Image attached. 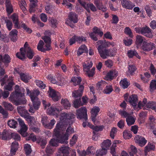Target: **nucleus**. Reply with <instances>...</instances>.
<instances>
[{
	"label": "nucleus",
	"mask_w": 156,
	"mask_h": 156,
	"mask_svg": "<svg viewBox=\"0 0 156 156\" xmlns=\"http://www.w3.org/2000/svg\"><path fill=\"white\" fill-rule=\"evenodd\" d=\"M55 148L51 146L48 145L46 149V152L47 154H51L55 151Z\"/></svg>",
	"instance_id": "obj_59"
},
{
	"label": "nucleus",
	"mask_w": 156,
	"mask_h": 156,
	"mask_svg": "<svg viewBox=\"0 0 156 156\" xmlns=\"http://www.w3.org/2000/svg\"><path fill=\"white\" fill-rule=\"evenodd\" d=\"M81 81V78L78 76L73 77L71 79V81L73 82V84L75 86L80 84Z\"/></svg>",
	"instance_id": "obj_48"
},
{
	"label": "nucleus",
	"mask_w": 156,
	"mask_h": 156,
	"mask_svg": "<svg viewBox=\"0 0 156 156\" xmlns=\"http://www.w3.org/2000/svg\"><path fill=\"white\" fill-rule=\"evenodd\" d=\"M138 98L136 95H132L130 96L128 99V101L133 106L134 108L136 109L137 105Z\"/></svg>",
	"instance_id": "obj_19"
},
{
	"label": "nucleus",
	"mask_w": 156,
	"mask_h": 156,
	"mask_svg": "<svg viewBox=\"0 0 156 156\" xmlns=\"http://www.w3.org/2000/svg\"><path fill=\"white\" fill-rule=\"evenodd\" d=\"M100 111V108L97 106L94 107L91 110V119L95 124H97L98 122L96 121V117Z\"/></svg>",
	"instance_id": "obj_17"
},
{
	"label": "nucleus",
	"mask_w": 156,
	"mask_h": 156,
	"mask_svg": "<svg viewBox=\"0 0 156 156\" xmlns=\"http://www.w3.org/2000/svg\"><path fill=\"white\" fill-rule=\"evenodd\" d=\"M24 47L25 48L26 51L27 52V55L29 59H32L34 55V53L33 50L29 47H28V44L26 43Z\"/></svg>",
	"instance_id": "obj_22"
},
{
	"label": "nucleus",
	"mask_w": 156,
	"mask_h": 156,
	"mask_svg": "<svg viewBox=\"0 0 156 156\" xmlns=\"http://www.w3.org/2000/svg\"><path fill=\"white\" fill-rule=\"evenodd\" d=\"M123 138L125 139H129L130 138L132 135L130 131L125 130L123 133Z\"/></svg>",
	"instance_id": "obj_52"
},
{
	"label": "nucleus",
	"mask_w": 156,
	"mask_h": 156,
	"mask_svg": "<svg viewBox=\"0 0 156 156\" xmlns=\"http://www.w3.org/2000/svg\"><path fill=\"white\" fill-rule=\"evenodd\" d=\"M113 90V89L112 85H107L103 91V92L106 94H110Z\"/></svg>",
	"instance_id": "obj_50"
},
{
	"label": "nucleus",
	"mask_w": 156,
	"mask_h": 156,
	"mask_svg": "<svg viewBox=\"0 0 156 156\" xmlns=\"http://www.w3.org/2000/svg\"><path fill=\"white\" fill-rule=\"evenodd\" d=\"M73 105L75 108H78L80 106L83 105V104L81 102V100L80 98L74 101Z\"/></svg>",
	"instance_id": "obj_61"
},
{
	"label": "nucleus",
	"mask_w": 156,
	"mask_h": 156,
	"mask_svg": "<svg viewBox=\"0 0 156 156\" xmlns=\"http://www.w3.org/2000/svg\"><path fill=\"white\" fill-rule=\"evenodd\" d=\"M84 87L83 85H80L79 90L74 91L72 94V96L75 98L80 97L83 94Z\"/></svg>",
	"instance_id": "obj_21"
},
{
	"label": "nucleus",
	"mask_w": 156,
	"mask_h": 156,
	"mask_svg": "<svg viewBox=\"0 0 156 156\" xmlns=\"http://www.w3.org/2000/svg\"><path fill=\"white\" fill-rule=\"evenodd\" d=\"M136 118L130 115L126 119V121L129 126L133 124L135 121Z\"/></svg>",
	"instance_id": "obj_41"
},
{
	"label": "nucleus",
	"mask_w": 156,
	"mask_h": 156,
	"mask_svg": "<svg viewBox=\"0 0 156 156\" xmlns=\"http://www.w3.org/2000/svg\"><path fill=\"white\" fill-rule=\"evenodd\" d=\"M11 58L10 56L8 54H5L3 56L0 55V61H1L4 64L9 63L11 61Z\"/></svg>",
	"instance_id": "obj_27"
},
{
	"label": "nucleus",
	"mask_w": 156,
	"mask_h": 156,
	"mask_svg": "<svg viewBox=\"0 0 156 156\" xmlns=\"http://www.w3.org/2000/svg\"><path fill=\"white\" fill-rule=\"evenodd\" d=\"M11 132L7 131H4L2 133V138L3 140L6 139L7 138L9 137L10 135H11Z\"/></svg>",
	"instance_id": "obj_60"
},
{
	"label": "nucleus",
	"mask_w": 156,
	"mask_h": 156,
	"mask_svg": "<svg viewBox=\"0 0 156 156\" xmlns=\"http://www.w3.org/2000/svg\"><path fill=\"white\" fill-rule=\"evenodd\" d=\"M27 94L30 96L33 102V105H29L30 108L29 111L30 113H34L37 110L40 105V102L38 100L37 96L39 94L40 92L37 90L30 91L27 88Z\"/></svg>",
	"instance_id": "obj_2"
},
{
	"label": "nucleus",
	"mask_w": 156,
	"mask_h": 156,
	"mask_svg": "<svg viewBox=\"0 0 156 156\" xmlns=\"http://www.w3.org/2000/svg\"><path fill=\"white\" fill-rule=\"evenodd\" d=\"M120 83V85L124 89L127 88L129 85V83L127 81V79L126 78L121 80Z\"/></svg>",
	"instance_id": "obj_47"
},
{
	"label": "nucleus",
	"mask_w": 156,
	"mask_h": 156,
	"mask_svg": "<svg viewBox=\"0 0 156 156\" xmlns=\"http://www.w3.org/2000/svg\"><path fill=\"white\" fill-rule=\"evenodd\" d=\"M136 67L133 65H129L128 68V70L126 72V74L128 76L132 75L136 70Z\"/></svg>",
	"instance_id": "obj_38"
},
{
	"label": "nucleus",
	"mask_w": 156,
	"mask_h": 156,
	"mask_svg": "<svg viewBox=\"0 0 156 156\" xmlns=\"http://www.w3.org/2000/svg\"><path fill=\"white\" fill-rule=\"evenodd\" d=\"M111 144L110 140H104L101 145L102 149L97 151L96 156H103L105 155L107 152V150L109 148Z\"/></svg>",
	"instance_id": "obj_4"
},
{
	"label": "nucleus",
	"mask_w": 156,
	"mask_h": 156,
	"mask_svg": "<svg viewBox=\"0 0 156 156\" xmlns=\"http://www.w3.org/2000/svg\"><path fill=\"white\" fill-rule=\"evenodd\" d=\"M155 148L154 145L150 143H149L145 148V151L146 152L152 150H154Z\"/></svg>",
	"instance_id": "obj_58"
},
{
	"label": "nucleus",
	"mask_w": 156,
	"mask_h": 156,
	"mask_svg": "<svg viewBox=\"0 0 156 156\" xmlns=\"http://www.w3.org/2000/svg\"><path fill=\"white\" fill-rule=\"evenodd\" d=\"M8 124L10 128H16L17 125L16 121L14 119H12L8 121Z\"/></svg>",
	"instance_id": "obj_53"
},
{
	"label": "nucleus",
	"mask_w": 156,
	"mask_h": 156,
	"mask_svg": "<svg viewBox=\"0 0 156 156\" xmlns=\"http://www.w3.org/2000/svg\"><path fill=\"white\" fill-rule=\"evenodd\" d=\"M127 55L130 58H132L133 56H135L139 59L140 58V57L138 55L136 51L130 50L128 51L127 52Z\"/></svg>",
	"instance_id": "obj_39"
},
{
	"label": "nucleus",
	"mask_w": 156,
	"mask_h": 156,
	"mask_svg": "<svg viewBox=\"0 0 156 156\" xmlns=\"http://www.w3.org/2000/svg\"><path fill=\"white\" fill-rule=\"evenodd\" d=\"M25 90L23 89H21V88L19 89L18 86L16 85L15 87V94L14 96L19 98L18 100H16L14 102V104L17 105L20 104H24L26 102L24 98V93Z\"/></svg>",
	"instance_id": "obj_3"
},
{
	"label": "nucleus",
	"mask_w": 156,
	"mask_h": 156,
	"mask_svg": "<svg viewBox=\"0 0 156 156\" xmlns=\"http://www.w3.org/2000/svg\"><path fill=\"white\" fill-rule=\"evenodd\" d=\"M76 114L78 119H83L85 121L87 119V110L85 107H82L77 110Z\"/></svg>",
	"instance_id": "obj_9"
},
{
	"label": "nucleus",
	"mask_w": 156,
	"mask_h": 156,
	"mask_svg": "<svg viewBox=\"0 0 156 156\" xmlns=\"http://www.w3.org/2000/svg\"><path fill=\"white\" fill-rule=\"evenodd\" d=\"M135 30L136 32L141 34L147 37L152 38L153 37V35L151 29L146 26L143 27H136Z\"/></svg>",
	"instance_id": "obj_5"
},
{
	"label": "nucleus",
	"mask_w": 156,
	"mask_h": 156,
	"mask_svg": "<svg viewBox=\"0 0 156 156\" xmlns=\"http://www.w3.org/2000/svg\"><path fill=\"white\" fill-rule=\"evenodd\" d=\"M88 49L87 47L84 44L82 45L79 47L77 50V55L79 56L82 55L83 53H87Z\"/></svg>",
	"instance_id": "obj_26"
},
{
	"label": "nucleus",
	"mask_w": 156,
	"mask_h": 156,
	"mask_svg": "<svg viewBox=\"0 0 156 156\" xmlns=\"http://www.w3.org/2000/svg\"><path fill=\"white\" fill-rule=\"evenodd\" d=\"M156 105V103L155 102L149 101L147 102V99L144 98L142 102L140 101L139 102L138 107L139 109L142 108L144 109L147 110L148 108H151L153 110Z\"/></svg>",
	"instance_id": "obj_6"
},
{
	"label": "nucleus",
	"mask_w": 156,
	"mask_h": 156,
	"mask_svg": "<svg viewBox=\"0 0 156 156\" xmlns=\"http://www.w3.org/2000/svg\"><path fill=\"white\" fill-rule=\"evenodd\" d=\"M24 118L28 122V123L31 125L32 124H34L35 122L36 121L35 118L30 115L29 114H28Z\"/></svg>",
	"instance_id": "obj_42"
},
{
	"label": "nucleus",
	"mask_w": 156,
	"mask_h": 156,
	"mask_svg": "<svg viewBox=\"0 0 156 156\" xmlns=\"http://www.w3.org/2000/svg\"><path fill=\"white\" fill-rule=\"evenodd\" d=\"M135 140L136 142L141 146H144L147 142V140L144 137L138 135L136 136L135 138Z\"/></svg>",
	"instance_id": "obj_20"
},
{
	"label": "nucleus",
	"mask_w": 156,
	"mask_h": 156,
	"mask_svg": "<svg viewBox=\"0 0 156 156\" xmlns=\"http://www.w3.org/2000/svg\"><path fill=\"white\" fill-rule=\"evenodd\" d=\"M77 16L76 14L73 12H71L69 16V19H67L66 23L71 27H73L74 25L71 23L72 22L73 23H76L77 22Z\"/></svg>",
	"instance_id": "obj_10"
},
{
	"label": "nucleus",
	"mask_w": 156,
	"mask_h": 156,
	"mask_svg": "<svg viewBox=\"0 0 156 156\" xmlns=\"http://www.w3.org/2000/svg\"><path fill=\"white\" fill-rule=\"evenodd\" d=\"M144 76L146 77V79H144V77L141 76V79L144 83H147L149 80V79L151 76L150 75L149 73L146 72L144 73Z\"/></svg>",
	"instance_id": "obj_57"
},
{
	"label": "nucleus",
	"mask_w": 156,
	"mask_h": 156,
	"mask_svg": "<svg viewBox=\"0 0 156 156\" xmlns=\"http://www.w3.org/2000/svg\"><path fill=\"white\" fill-rule=\"evenodd\" d=\"M24 149L27 156H29L32 151L30 146L28 144H25L24 146Z\"/></svg>",
	"instance_id": "obj_51"
},
{
	"label": "nucleus",
	"mask_w": 156,
	"mask_h": 156,
	"mask_svg": "<svg viewBox=\"0 0 156 156\" xmlns=\"http://www.w3.org/2000/svg\"><path fill=\"white\" fill-rule=\"evenodd\" d=\"M156 90V80H152L150 84V91L152 92L154 90Z\"/></svg>",
	"instance_id": "obj_46"
},
{
	"label": "nucleus",
	"mask_w": 156,
	"mask_h": 156,
	"mask_svg": "<svg viewBox=\"0 0 156 156\" xmlns=\"http://www.w3.org/2000/svg\"><path fill=\"white\" fill-rule=\"evenodd\" d=\"M92 62L90 60L86 61L83 65L84 71L86 72V74L89 77L93 76L94 73V68H93L90 70H89L92 67Z\"/></svg>",
	"instance_id": "obj_7"
},
{
	"label": "nucleus",
	"mask_w": 156,
	"mask_h": 156,
	"mask_svg": "<svg viewBox=\"0 0 156 156\" xmlns=\"http://www.w3.org/2000/svg\"><path fill=\"white\" fill-rule=\"evenodd\" d=\"M18 148V143L15 141L12 143L11 153L12 154H14Z\"/></svg>",
	"instance_id": "obj_37"
},
{
	"label": "nucleus",
	"mask_w": 156,
	"mask_h": 156,
	"mask_svg": "<svg viewBox=\"0 0 156 156\" xmlns=\"http://www.w3.org/2000/svg\"><path fill=\"white\" fill-rule=\"evenodd\" d=\"M51 34L49 30L46 31L44 33V34L45 35L42 38L46 44H48L50 45L51 42V39L50 37L47 35H50Z\"/></svg>",
	"instance_id": "obj_29"
},
{
	"label": "nucleus",
	"mask_w": 156,
	"mask_h": 156,
	"mask_svg": "<svg viewBox=\"0 0 156 156\" xmlns=\"http://www.w3.org/2000/svg\"><path fill=\"white\" fill-rule=\"evenodd\" d=\"M121 142L120 141L118 140L115 141L113 142L111 148V153L113 156H118V154L116 153L115 151V147H116L117 144L120 143Z\"/></svg>",
	"instance_id": "obj_31"
},
{
	"label": "nucleus",
	"mask_w": 156,
	"mask_h": 156,
	"mask_svg": "<svg viewBox=\"0 0 156 156\" xmlns=\"http://www.w3.org/2000/svg\"><path fill=\"white\" fill-rule=\"evenodd\" d=\"M129 152L130 156H133L137 152L136 148L134 146L131 145L129 149Z\"/></svg>",
	"instance_id": "obj_56"
},
{
	"label": "nucleus",
	"mask_w": 156,
	"mask_h": 156,
	"mask_svg": "<svg viewBox=\"0 0 156 156\" xmlns=\"http://www.w3.org/2000/svg\"><path fill=\"white\" fill-rule=\"evenodd\" d=\"M93 32L89 34V35L91 38L93 40L97 41L98 38L95 34H98L100 37H101L103 34L102 31L99 28L94 27L93 29Z\"/></svg>",
	"instance_id": "obj_13"
},
{
	"label": "nucleus",
	"mask_w": 156,
	"mask_h": 156,
	"mask_svg": "<svg viewBox=\"0 0 156 156\" xmlns=\"http://www.w3.org/2000/svg\"><path fill=\"white\" fill-rule=\"evenodd\" d=\"M88 126L90 127V128L96 131H101L102 130L103 128V126H94L90 123H88Z\"/></svg>",
	"instance_id": "obj_49"
},
{
	"label": "nucleus",
	"mask_w": 156,
	"mask_h": 156,
	"mask_svg": "<svg viewBox=\"0 0 156 156\" xmlns=\"http://www.w3.org/2000/svg\"><path fill=\"white\" fill-rule=\"evenodd\" d=\"M2 19L5 21L8 29L9 30H11L12 26V24L11 21L9 20H7L6 17L4 16L2 17Z\"/></svg>",
	"instance_id": "obj_44"
},
{
	"label": "nucleus",
	"mask_w": 156,
	"mask_h": 156,
	"mask_svg": "<svg viewBox=\"0 0 156 156\" xmlns=\"http://www.w3.org/2000/svg\"><path fill=\"white\" fill-rule=\"evenodd\" d=\"M2 105L6 109L8 110L12 111L13 109V107L12 104L10 103L6 102H3L2 103Z\"/></svg>",
	"instance_id": "obj_55"
},
{
	"label": "nucleus",
	"mask_w": 156,
	"mask_h": 156,
	"mask_svg": "<svg viewBox=\"0 0 156 156\" xmlns=\"http://www.w3.org/2000/svg\"><path fill=\"white\" fill-rule=\"evenodd\" d=\"M4 2V0H0V4H2ZM6 6L7 12L10 14L12 12L13 9L12 5L10 4L9 0H6Z\"/></svg>",
	"instance_id": "obj_30"
},
{
	"label": "nucleus",
	"mask_w": 156,
	"mask_h": 156,
	"mask_svg": "<svg viewBox=\"0 0 156 156\" xmlns=\"http://www.w3.org/2000/svg\"><path fill=\"white\" fill-rule=\"evenodd\" d=\"M20 52L17 53L16 56L19 58L23 60L25 58L26 50L25 49L21 48L20 49Z\"/></svg>",
	"instance_id": "obj_33"
},
{
	"label": "nucleus",
	"mask_w": 156,
	"mask_h": 156,
	"mask_svg": "<svg viewBox=\"0 0 156 156\" xmlns=\"http://www.w3.org/2000/svg\"><path fill=\"white\" fill-rule=\"evenodd\" d=\"M79 2L89 12L90 10L89 8L93 11H95L96 9L93 4L91 3L86 4L85 2L82 0H78Z\"/></svg>",
	"instance_id": "obj_16"
},
{
	"label": "nucleus",
	"mask_w": 156,
	"mask_h": 156,
	"mask_svg": "<svg viewBox=\"0 0 156 156\" xmlns=\"http://www.w3.org/2000/svg\"><path fill=\"white\" fill-rule=\"evenodd\" d=\"M144 39V38L140 35H137L136 37V44L137 46L141 45Z\"/></svg>",
	"instance_id": "obj_43"
},
{
	"label": "nucleus",
	"mask_w": 156,
	"mask_h": 156,
	"mask_svg": "<svg viewBox=\"0 0 156 156\" xmlns=\"http://www.w3.org/2000/svg\"><path fill=\"white\" fill-rule=\"evenodd\" d=\"M17 110L18 113L20 116L24 118L29 114L27 111L23 107L21 106L18 107H17Z\"/></svg>",
	"instance_id": "obj_24"
},
{
	"label": "nucleus",
	"mask_w": 156,
	"mask_h": 156,
	"mask_svg": "<svg viewBox=\"0 0 156 156\" xmlns=\"http://www.w3.org/2000/svg\"><path fill=\"white\" fill-rule=\"evenodd\" d=\"M155 46V45L152 42H148L144 41L141 46V48L143 51L148 52L152 50Z\"/></svg>",
	"instance_id": "obj_12"
},
{
	"label": "nucleus",
	"mask_w": 156,
	"mask_h": 156,
	"mask_svg": "<svg viewBox=\"0 0 156 156\" xmlns=\"http://www.w3.org/2000/svg\"><path fill=\"white\" fill-rule=\"evenodd\" d=\"M61 111L52 107L48 108L47 110L48 114L55 115L56 117H59L60 120L54 130V134L56 138H52L49 142V145L52 147H57L59 143H66V141L68 140L69 135L74 132L73 129L69 127L66 129L65 133L62 134V132L67 126L73 123L72 119L75 118V115L71 112H63L59 115Z\"/></svg>",
	"instance_id": "obj_1"
},
{
	"label": "nucleus",
	"mask_w": 156,
	"mask_h": 156,
	"mask_svg": "<svg viewBox=\"0 0 156 156\" xmlns=\"http://www.w3.org/2000/svg\"><path fill=\"white\" fill-rule=\"evenodd\" d=\"M20 75L21 80L26 83L28 82L29 80L31 78L27 75L24 73H21L20 74Z\"/></svg>",
	"instance_id": "obj_54"
},
{
	"label": "nucleus",
	"mask_w": 156,
	"mask_h": 156,
	"mask_svg": "<svg viewBox=\"0 0 156 156\" xmlns=\"http://www.w3.org/2000/svg\"><path fill=\"white\" fill-rule=\"evenodd\" d=\"M45 9L47 13L51 14L54 12V8L52 6L48 5L45 7Z\"/></svg>",
	"instance_id": "obj_62"
},
{
	"label": "nucleus",
	"mask_w": 156,
	"mask_h": 156,
	"mask_svg": "<svg viewBox=\"0 0 156 156\" xmlns=\"http://www.w3.org/2000/svg\"><path fill=\"white\" fill-rule=\"evenodd\" d=\"M30 4L29 11L30 13L34 12L35 11L34 7L37 5V0H29Z\"/></svg>",
	"instance_id": "obj_35"
},
{
	"label": "nucleus",
	"mask_w": 156,
	"mask_h": 156,
	"mask_svg": "<svg viewBox=\"0 0 156 156\" xmlns=\"http://www.w3.org/2000/svg\"><path fill=\"white\" fill-rule=\"evenodd\" d=\"M61 104L66 109H69L71 107V104L67 99H62L61 101Z\"/></svg>",
	"instance_id": "obj_45"
},
{
	"label": "nucleus",
	"mask_w": 156,
	"mask_h": 156,
	"mask_svg": "<svg viewBox=\"0 0 156 156\" xmlns=\"http://www.w3.org/2000/svg\"><path fill=\"white\" fill-rule=\"evenodd\" d=\"M122 6L124 8L129 9H131L134 6V4L128 0H124L122 2Z\"/></svg>",
	"instance_id": "obj_25"
},
{
	"label": "nucleus",
	"mask_w": 156,
	"mask_h": 156,
	"mask_svg": "<svg viewBox=\"0 0 156 156\" xmlns=\"http://www.w3.org/2000/svg\"><path fill=\"white\" fill-rule=\"evenodd\" d=\"M117 71L115 70L111 71L107 73L105 79L107 80H111L117 76Z\"/></svg>",
	"instance_id": "obj_23"
},
{
	"label": "nucleus",
	"mask_w": 156,
	"mask_h": 156,
	"mask_svg": "<svg viewBox=\"0 0 156 156\" xmlns=\"http://www.w3.org/2000/svg\"><path fill=\"white\" fill-rule=\"evenodd\" d=\"M97 44L98 45H102L104 48H108L110 46L113 47L115 46V44L114 42H109L108 41H102L100 40L97 42Z\"/></svg>",
	"instance_id": "obj_18"
},
{
	"label": "nucleus",
	"mask_w": 156,
	"mask_h": 156,
	"mask_svg": "<svg viewBox=\"0 0 156 156\" xmlns=\"http://www.w3.org/2000/svg\"><path fill=\"white\" fill-rule=\"evenodd\" d=\"M44 43L43 41L41 40L37 46V48L39 51L42 52H44L45 51L49 50L51 49L50 45L48 44H46L45 46H44Z\"/></svg>",
	"instance_id": "obj_15"
},
{
	"label": "nucleus",
	"mask_w": 156,
	"mask_h": 156,
	"mask_svg": "<svg viewBox=\"0 0 156 156\" xmlns=\"http://www.w3.org/2000/svg\"><path fill=\"white\" fill-rule=\"evenodd\" d=\"M17 33L16 30L13 29L9 34L10 38L13 41H15L17 40Z\"/></svg>",
	"instance_id": "obj_36"
},
{
	"label": "nucleus",
	"mask_w": 156,
	"mask_h": 156,
	"mask_svg": "<svg viewBox=\"0 0 156 156\" xmlns=\"http://www.w3.org/2000/svg\"><path fill=\"white\" fill-rule=\"evenodd\" d=\"M69 151L70 148L68 146L62 147L59 149V151L63 154V156H70Z\"/></svg>",
	"instance_id": "obj_28"
},
{
	"label": "nucleus",
	"mask_w": 156,
	"mask_h": 156,
	"mask_svg": "<svg viewBox=\"0 0 156 156\" xmlns=\"http://www.w3.org/2000/svg\"><path fill=\"white\" fill-rule=\"evenodd\" d=\"M21 129L20 131V133L21 134L23 137H25L27 136V133L26 132L28 129V127L26 125L22 126H20Z\"/></svg>",
	"instance_id": "obj_40"
},
{
	"label": "nucleus",
	"mask_w": 156,
	"mask_h": 156,
	"mask_svg": "<svg viewBox=\"0 0 156 156\" xmlns=\"http://www.w3.org/2000/svg\"><path fill=\"white\" fill-rule=\"evenodd\" d=\"M8 76H5V77L1 80L2 83L1 85L2 86L5 83H7V85L5 87V89L11 91L12 90V87L14 85L13 82V79L12 77H9V79L8 78Z\"/></svg>",
	"instance_id": "obj_8"
},
{
	"label": "nucleus",
	"mask_w": 156,
	"mask_h": 156,
	"mask_svg": "<svg viewBox=\"0 0 156 156\" xmlns=\"http://www.w3.org/2000/svg\"><path fill=\"white\" fill-rule=\"evenodd\" d=\"M11 19L12 20L14 26L16 28H19L20 26L19 25L18 15L16 14H13L11 16Z\"/></svg>",
	"instance_id": "obj_32"
},
{
	"label": "nucleus",
	"mask_w": 156,
	"mask_h": 156,
	"mask_svg": "<svg viewBox=\"0 0 156 156\" xmlns=\"http://www.w3.org/2000/svg\"><path fill=\"white\" fill-rule=\"evenodd\" d=\"M97 49L101 57L103 59H105L109 57L108 49H105L102 45L98 47Z\"/></svg>",
	"instance_id": "obj_14"
},
{
	"label": "nucleus",
	"mask_w": 156,
	"mask_h": 156,
	"mask_svg": "<svg viewBox=\"0 0 156 156\" xmlns=\"http://www.w3.org/2000/svg\"><path fill=\"white\" fill-rule=\"evenodd\" d=\"M119 113L122 117L126 118V119L130 115L123 110H120L119 111Z\"/></svg>",
	"instance_id": "obj_64"
},
{
	"label": "nucleus",
	"mask_w": 156,
	"mask_h": 156,
	"mask_svg": "<svg viewBox=\"0 0 156 156\" xmlns=\"http://www.w3.org/2000/svg\"><path fill=\"white\" fill-rule=\"evenodd\" d=\"M48 93L49 97H51L55 101H58L61 98V95L60 93L56 91L50 87H49Z\"/></svg>",
	"instance_id": "obj_11"
},
{
	"label": "nucleus",
	"mask_w": 156,
	"mask_h": 156,
	"mask_svg": "<svg viewBox=\"0 0 156 156\" xmlns=\"http://www.w3.org/2000/svg\"><path fill=\"white\" fill-rule=\"evenodd\" d=\"M123 42L126 46H129L131 44L132 40L130 39H128L127 37H125L123 40Z\"/></svg>",
	"instance_id": "obj_63"
},
{
	"label": "nucleus",
	"mask_w": 156,
	"mask_h": 156,
	"mask_svg": "<svg viewBox=\"0 0 156 156\" xmlns=\"http://www.w3.org/2000/svg\"><path fill=\"white\" fill-rule=\"evenodd\" d=\"M47 79L49 80L51 82L55 84L58 85H62L65 82L63 81L62 83L60 82H58L55 79L54 76H53L51 75H49L47 76Z\"/></svg>",
	"instance_id": "obj_34"
}]
</instances>
